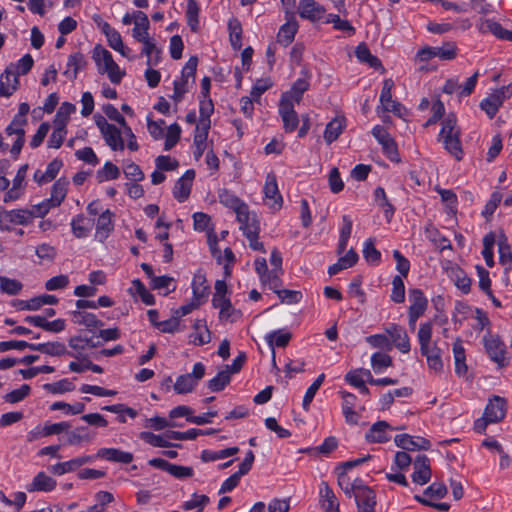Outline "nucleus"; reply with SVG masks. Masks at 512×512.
I'll use <instances>...</instances> for the list:
<instances>
[{
  "label": "nucleus",
  "instance_id": "f257e3e1",
  "mask_svg": "<svg viewBox=\"0 0 512 512\" xmlns=\"http://www.w3.org/2000/svg\"><path fill=\"white\" fill-rule=\"evenodd\" d=\"M432 336V324L430 322L420 325L418 330V340L420 344V351L426 357L430 369L439 372L443 368L441 359V349L434 343L430 345Z\"/></svg>",
  "mask_w": 512,
  "mask_h": 512
},
{
  "label": "nucleus",
  "instance_id": "f03ea898",
  "mask_svg": "<svg viewBox=\"0 0 512 512\" xmlns=\"http://www.w3.org/2000/svg\"><path fill=\"white\" fill-rule=\"evenodd\" d=\"M93 59L99 66L100 73H107L110 81L119 84L125 75L118 64L113 60L111 53L101 45H97L93 50Z\"/></svg>",
  "mask_w": 512,
  "mask_h": 512
},
{
  "label": "nucleus",
  "instance_id": "7ed1b4c3",
  "mask_svg": "<svg viewBox=\"0 0 512 512\" xmlns=\"http://www.w3.org/2000/svg\"><path fill=\"white\" fill-rule=\"evenodd\" d=\"M205 375V366L198 362L193 366L192 373L180 375L174 383V390L177 394L191 393Z\"/></svg>",
  "mask_w": 512,
  "mask_h": 512
},
{
  "label": "nucleus",
  "instance_id": "20e7f679",
  "mask_svg": "<svg viewBox=\"0 0 512 512\" xmlns=\"http://www.w3.org/2000/svg\"><path fill=\"white\" fill-rule=\"evenodd\" d=\"M486 352L490 356L491 360L496 362L499 367H504L507 362L505 359V344L496 335H492L488 332L483 338Z\"/></svg>",
  "mask_w": 512,
  "mask_h": 512
},
{
  "label": "nucleus",
  "instance_id": "39448f33",
  "mask_svg": "<svg viewBox=\"0 0 512 512\" xmlns=\"http://www.w3.org/2000/svg\"><path fill=\"white\" fill-rule=\"evenodd\" d=\"M456 56V47L452 43H446L442 47H424L417 53V58L424 62L438 57L442 60H451Z\"/></svg>",
  "mask_w": 512,
  "mask_h": 512
},
{
  "label": "nucleus",
  "instance_id": "423d86ee",
  "mask_svg": "<svg viewBox=\"0 0 512 512\" xmlns=\"http://www.w3.org/2000/svg\"><path fill=\"white\" fill-rule=\"evenodd\" d=\"M373 136L382 145L384 153L392 161H399V154L395 141L390 137L389 133L380 125L372 130Z\"/></svg>",
  "mask_w": 512,
  "mask_h": 512
},
{
  "label": "nucleus",
  "instance_id": "0eeeda50",
  "mask_svg": "<svg viewBox=\"0 0 512 512\" xmlns=\"http://www.w3.org/2000/svg\"><path fill=\"white\" fill-rule=\"evenodd\" d=\"M263 192L265 199L270 201L267 203L270 208H281L283 204V198L279 192L276 175L274 173L271 172L267 174Z\"/></svg>",
  "mask_w": 512,
  "mask_h": 512
},
{
  "label": "nucleus",
  "instance_id": "6e6552de",
  "mask_svg": "<svg viewBox=\"0 0 512 512\" xmlns=\"http://www.w3.org/2000/svg\"><path fill=\"white\" fill-rule=\"evenodd\" d=\"M413 466V482L419 485H424L428 483L432 475L429 458L426 455H418L413 461Z\"/></svg>",
  "mask_w": 512,
  "mask_h": 512
},
{
  "label": "nucleus",
  "instance_id": "1a4fd4ad",
  "mask_svg": "<svg viewBox=\"0 0 512 512\" xmlns=\"http://www.w3.org/2000/svg\"><path fill=\"white\" fill-rule=\"evenodd\" d=\"M394 87L392 79H385L380 95V102L384 111L393 112L397 116H401L402 105L399 102L393 101L391 91Z\"/></svg>",
  "mask_w": 512,
  "mask_h": 512
},
{
  "label": "nucleus",
  "instance_id": "9d476101",
  "mask_svg": "<svg viewBox=\"0 0 512 512\" xmlns=\"http://www.w3.org/2000/svg\"><path fill=\"white\" fill-rule=\"evenodd\" d=\"M19 87V79L11 65L0 75V97H10Z\"/></svg>",
  "mask_w": 512,
  "mask_h": 512
},
{
  "label": "nucleus",
  "instance_id": "9b49d317",
  "mask_svg": "<svg viewBox=\"0 0 512 512\" xmlns=\"http://www.w3.org/2000/svg\"><path fill=\"white\" fill-rule=\"evenodd\" d=\"M319 503L325 512H340L338 499L328 485L327 482H322L319 488Z\"/></svg>",
  "mask_w": 512,
  "mask_h": 512
},
{
  "label": "nucleus",
  "instance_id": "f8f14e48",
  "mask_svg": "<svg viewBox=\"0 0 512 512\" xmlns=\"http://www.w3.org/2000/svg\"><path fill=\"white\" fill-rule=\"evenodd\" d=\"M279 114L283 121V127L286 132L294 131L299 124V117L294 109L293 103H287V101H280L279 103Z\"/></svg>",
  "mask_w": 512,
  "mask_h": 512
},
{
  "label": "nucleus",
  "instance_id": "ddd939ff",
  "mask_svg": "<svg viewBox=\"0 0 512 512\" xmlns=\"http://www.w3.org/2000/svg\"><path fill=\"white\" fill-rule=\"evenodd\" d=\"M395 444L404 449V450H429L430 449V441L423 438L417 437L414 439L412 436L408 434H400L396 435L394 438Z\"/></svg>",
  "mask_w": 512,
  "mask_h": 512
},
{
  "label": "nucleus",
  "instance_id": "4468645a",
  "mask_svg": "<svg viewBox=\"0 0 512 512\" xmlns=\"http://www.w3.org/2000/svg\"><path fill=\"white\" fill-rule=\"evenodd\" d=\"M484 415L488 421L493 423L500 422L506 415V402L504 398L494 396L491 398L484 410Z\"/></svg>",
  "mask_w": 512,
  "mask_h": 512
},
{
  "label": "nucleus",
  "instance_id": "2eb2a0df",
  "mask_svg": "<svg viewBox=\"0 0 512 512\" xmlns=\"http://www.w3.org/2000/svg\"><path fill=\"white\" fill-rule=\"evenodd\" d=\"M194 178H195V171L190 169V170H187L184 173V175L177 180L174 190H173V194H174V197L179 202H183L189 197Z\"/></svg>",
  "mask_w": 512,
  "mask_h": 512
},
{
  "label": "nucleus",
  "instance_id": "dca6fc26",
  "mask_svg": "<svg viewBox=\"0 0 512 512\" xmlns=\"http://www.w3.org/2000/svg\"><path fill=\"white\" fill-rule=\"evenodd\" d=\"M386 333L389 334L395 347L402 353H408L410 351V342L407 332L401 326L393 324L385 329Z\"/></svg>",
  "mask_w": 512,
  "mask_h": 512
},
{
  "label": "nucleus",
  "instance_id": "f3484780",
  "mask_svg": "<svg viewBox=\"0 0 512 512\" xmlns=\"http://www.w3.org/2000/svg\"><path fill=\"white\" fill-rule=\"evenodd\" d=\"M298 12L300 17L315 22L322 18L325 9L315 0H301L298 6Z\"/></svg>",
  "mask_w": 512,
  "mask_h": 512
},
{
  "label": "nucleus",
  "instance_id": "a211bd4d",
  "mask_svg": "<svg viewBox=\"0 0 512 512\" xmlns=\"http://www.w3.org/2000/svg\"><path fill=\"white\" fill-rule=\"evenodd\" d=\"M355 502L358 512H375L376 494L371 488H360Z\"/></svg>",
  "mask_w": 512,
  "mask_h": 512
},
{
  "label": "nucleus",
  "instance_id": "6ab92c4d",
  "mask_svg": "<svg viewBox=\"0 0 512 512\" xmlns=\"http://www.w3.org/2000/svg\"><path fill=\"white\" fill-rule=\"evenodd\" d=\"M389 429L392 430L394 428L386 421H378L370 427L369 432L366 434V439L371 443L387 442L389 437L386 432Z\"/></svg>",
  "mask_w": 512,
  "mask_h": 512
},
{
  "label": "nucleus",
  "instance_id": "aec40b11",
  "mask_svg": "<svg viewBox=\"0 0 512 512\" xmlns=\"http://www.w3.org/2000/svg\"><path fill=\"white\" fill-rule=\"evenodd\" d=\"M309 89V82L305 79H298L291 87V90L282 94L280 101L299 104L304 92Z\"/></svg>",
  "mask_w": 512,
  "mask_h": 512
},
{
  "label": "nucleus",
  "instance_id": "412c9836",
  "mask_svg": "<svg viewBox=\"0 0 512 512\" xmlns=\"http://www.w3.org/2000/svg\"><path fill=\"white\" fill-rule=\"evenodd\" d=\"M298 30V22L291 16L285 24H283L277 34V41L283 46H288L294 40Z\"/></svg>",
  "mask_w": 512,
  "mask_h": 512
},
{
  "label": "nucleus",
  "instance_id": "4be33fe9",
  "mask_svg": "<svg viewBox=\"0 0 512 512\" xmlns=\"http://www.w3.org/2000/svg\"><path fill=\"white\" fill-rule=\"evenodd\" d=\"M112 217L113 213L110 210H105L97 220L95 237L101 242L108 237L113 229Z\"/></svg>",
  "mask_w": 512,
  "mask_h": 512
},
{
  "label": "nucleus",
  "instance_id": "5701e85b",
  "mask_svg": "<svg viewBox=\"0 0 512 512\" xmlns=\"http://www.w3.org/2000/svg\"><path fill=\"white\" fill-rule=\"evenodd\" d=\"M86 65L87 61L82 53L71 54L68 57L67 69L64 71V75L73 81L77 78L78 72L84 69Z\"/></svg>",
  "mask_w": 512,
  "mask_h": 512
},
{
  "label": "nucleus",
  "instance_id": "b1692460",
  "mask_svg": "<svg viewBox=\"0 0 512 512\" xmlns=\"http://www.w3.org/2000/svg\"><path fill=\"white\" fill-rule=\"evenodd\" d=\"M62 166L63 163L60 159H54L48 164L45 172L37 170L34 173V180L40 185L48 183L57 176Z\"/></svg>",
  "mask_w": 512,
  "mask_h": 512
},
{
  "label": "nucleus",
  "instance_id": "393cba45",
  "mask_svg": "<svg viewBox=\"0 0 512 512\" xmlns=\"http://www.w3.org/2000/svg\"><path fill=\"white\" fill-rule=\"evenodd\" d=\"M503 101V92H497L495 90L487 98L481 101L480 107L483 111H485L489 118H493L499 107L502 105Z\"/></svg>",
  "mask_w": 512,
  "mask_h": 512
},
{
  "label": "nucleus",
  "instance_id": "a878e982",
  "mask_svg": "<svg viewBox=\"0 0 512 512\" xmlns=\"http://www.w3.org/2000/svg\"><path fill=\"white\" fill-rule=\"evenodd\" d=\"M97 456L109 461L128 464L133 460V454L115 448H102L98 450Z\"/></svg>",
  "mask_w": 512,
  "mask_h": 512
},
{
  "label": "nucleus",
  "instance_id": "bb28decb",
  "mask_svg": "<svg viewBox=\"0 0 512 512\" xmlns=\"http://www.w3.org/2000/svg\"><path fill=\"white\" fill-rule=\"evenodd\" d=\"M30 350L39 351L50 356H62L65 354L74 356L72 353L68 352L66 346L60 342L33 344L30 346Z\"/></svg>",
  "mask_w": 512,
  "mask_h": 512
},
{
  "label": "nucleus",
  "instance_id": "cd10ccee",
  "mask_svg": "<svg viewBox=\"0 0 512 512\" xmlns=\"http://www.w3.org/2000/svg\"><path fill=\"white\" fill-rule=\"evenodd\" d=\"M56 481L44 472H39L33 481L27 486L28 492L51 491L55 488Z\"/></svg>",
  "mask_w": 512,
  "mask_h": 512
},
{
  "label": "nucleus",
  "instance_id": "c85d7f7f",
  "mask_svg": "<svg viewBox=\"0 0 512 512\" xmlns=\"http://www.w3.org/2000/svg\"><path fill=\"white\" fill-rule=\"evenodd\" d=\"M237 220L240 223V229L243 230V233L248 232L249 226L254 224V226L259 227V223L256 219L255 215L250 214L248 206L245 203H241L235 210Z\"/></svg>",
  "mask_w": 512,
  "mask_h": 512
},
{
  "label": "nucleus",
  "instance_id": "c756f323",
  "mask_svg": "<svg viewBox=\"0 0 512 512\" xmlns=\"http://www.w3.org/2000/svg\"><path fill=\"white\" fill-rule=\"evenodd\" d=\"M106 132L103 134L106 144L114 151H122L125 147L120 129L115 125L106 126Z\"/></svg>",
  "mask_w": 512,
  "mask_h": 512
},
{
  "label": "nucleus",
  "instance_id": "7c9ffc66",
  "mask_svg": "<svg viewBox=\"0 0 512 512\" xmlns=\"http://www.w3.org/2000/svg\"><path fill=\"white\" fill-rule=\"evenodd\" d=\"M134 28H133V37L138 40H144V37L148 36L149 30V20L145 13L142 11H137L134 14Z\"/></svg>",
  "mask_w": 512,
  "mask_h": 512
},
{
  "label": "nucleus",
  "instance_id": "2f4dec72",
  "mask_svg": "<svg viewBox=\"0 0 512 512\" xmlns=\"http://www.w3.org/2000/svg\"><path fill=\"white\" fill-rule=\"evenodd\" d=\"M194 333L191 334L195 345H204L211 341V333L205 320H196L193 324Z\"/></svg>",
  "mask_w": 512,
  "mask_h": 512
},
{
  "label": "nucleus",
  "instance_id": "473e14b6",
  "mask_svg": "<svg viewBox=\"0 0 512 512\" xmlns=\"http://www.w3.org/2000/svg\"><path fill=\"white\" fill-rule=\"evenodd\" d=\"M58 303V299L53 295H41L28 301H21L19 308L21 310H38L46 304L54 305Z\"/></svg>",
  "mask_w": 512,
  "mask_h": 512
},
{
  "label": "nucleus",
  "instance_id": "72a5a7b5",
  "mask_svg": "<svg viewBox=\"0 0 512 512\" xmlns=\"http://www.w3.org/2000/svg\"><path fill=\"white\" fill-rule=\"evenodd\" d=\"M453 355L455 362V372L458 375H464L467 372V365L465 363V349L461 339H456L453 343Z\"/></svg>",
  "mask_w": 512,
  "mask_h": 512
},
{
  "label": "nucleus",
  "instance_id": "f704fd0d",
  "mask_svg": "<svg viewBox=\"0 0 512 512\" xmlns=\"http://www.w3.org/2000/svg\"><path fill=\"white\" fill-rule=\"evenodd\" d=\"M409 298L412 302L409 307V312L422 315L428 305V301L423 292L419 289H411L409 291Z\"/></svg>",
  "mask_w": 512,
  "mask_h": 512
},
{
  "label": "nucleus",
  "instance_id": "c9c22d12",
  "mask_svg": "<svg viewBox=\"0 0 512 512\" xmlns=\"http://www.w3.org/2000/svg\"><path fill=\"white\" fill-rule=\"evenodd\" d=\"M355 54L359 61L367 63L374 69H382L384 72L381 61L376 56L371 54L365 43H361L357 46Z\"/></svg>",
  "mask_w": 512,
  "mask_h": 512
},
{
  "label": "nucleus",
  "instance_id": "e433bc0d",
  "mask_svg": "<svg viewBox=\"0 0 512 512\" xmlns=\"http://www.w3.org/2000/svg\"><path fill=\"white\" fill-rule=\"evenodd\" d=\"M68 181L66 179H58L52 186L51 197L49 202L56 207L59 206L66 197Z\"/></svg>",
  "mask_w": 512,
  "mask_h": 512
},
{
  "label": "nucleus",
  "instance_id": "4c0bfd02",
  "mask_svg": "<svg viewBox=\"0 0 512 512\" xmlns=\"http://www.w3.org/2000/svg\"><path fill=\"white\" fill-rule=\"evenodd\" d=\"M229 365H226L225 370L220 371L214 378L208 382V388L213 392L222 391L231 379L229 372Z\"/></svg>",
  "mask_w": 512,
  "mask_h": 512
},
{
  "label": "nucleus",
  "instance_id": "58836bf2",
  "mask_svg": "<svg viewBox=\"0 0 512 512\" xmlns=\"http://www.w3.org/2000/svg\"><path fill=\"white\" fill-rule=\"evenodd\" d=\"M344 128V119L335 118L330 121L324 131V139L330 144L335 141L342 133Z\"/></svg>",
  "mask_w": 512,
  "mask_h": 512
},
{
  "label": "nucleus",
  "instance_id": "ea45409f",
  "mask_svg": "<svg viewBox=\"0 0 512 512\" xmlns=\"http://www.w3.org/2000/svg\"><path fill=\"white\" fill-rule=\"evenodd\" d=\"M276 336V332H272L266 336V340L269 344V347L271 349L272 353V364L274 367H276V360H275V349L274 345L277 347H286L292 337L290 333H283L278 335L275 340L274 337Z\"/></svg>",
  "mask_w": 512,
  "mask_h": 512
},
{
  "label": "nucleus",
  "instance_id": "a19ab883",
  "mask_svg": "<svg viewBox=\"0 0 512 512\" xmlns=\"http://www.w3.org/2000/svg\"><path fill=\"white\" fill-rule=\"evenodd\" d=\"M461 134L460 128L457 126V119L454 114H449L442 123V129L439 133V139L443 140L448 136Z\"/></svg>",
  "mask_w": 512,
  "mask_h": 512
},
{
  "label": "nucleus",
  "instance_id": "79ce46f5",
  "mask_svg": "<svg viewBox=\"0 0 512 512\" xmlns=\"http://www.w3.org/2000/svg\"><path fill=\"white\" fill-rule=\"evenodd\" d=\"M73 321L80 325H85L86 327H102L103 322L100 321L94 314L81 312V311H73L72 312Z\"/></svg>",
  "mask_w": 512,
  "mask_h": 512
},
{
  "label": "nucleus",
  "instance_id": "37998d69",
  "mask_svg": "<svg viewBox=\"0 0 512 512\" xmlns=\"http://www.w3.org/2000/svg\"><path fill=\"white\" fill-rule=\"evenodd\" d=\"M342 221H343V226L340 231V239H339V243H338V247H337L338 255L343 254V252L347 248L348 240H349V237H350L351 231H352L351 219L348 216L344 215L342 217Z\"/></svg>",
  "mask_w": 512,
  "mask_h": 512
},
{
  "label": "nucleus",
  "instance_id": "c03bdc74",
  "mask_svg": "<svg viewBox=\"0 0 512 512\" xmlns=\"http://www.w3.org/2000/svg\"><path fill=\"white\" fill-rule=\"evenodd\" d=\"M208 288L206 278L201 274L195 275L192 282L193 299L201 303L208 295Z\"/></svg>",
  "mask_w": 512,
  "mask_h": 512
},
{
  "label": "nucleus",
  "instance_id": "a18cd8bd",
  "mask_svg": "<svg viewBox=\"0 0 512 512\" xmlns=\"http://www.w3.org/2000/svg\"><path fill=\"white\" fill-rule=\"evenodd\" d=\"M212 304L215 308L220 310V319H228L235 313V310L232 308L231 301L225 296H213Z\"/></svg>",
  "mask_w": 512,
  "mask_h": 512
},
{
  "label": "nucleus",
  "instance_id": "49530a36",
  "mask_svg": "<svg viewBox=\"0 0 512 512\" xmlns=\"http://www.w3.org/2000/svg\"><path fill=\"white\" fill-rule=\"evenodd\" d=\"M9 220V223L26 225L33 219V213L30 210L19 209L9 211V214H3Z\"/></svg>",
  "mask_w": 512,
  "mask_h": 512
},
{
  "label": "nucleus",
  "instance_id": "de8ad7c7",
  "mask_svg": "<svg viewBox=\"0 0 512 512\" xmlns=\"http://www.w3.org/2000/svg\"><path fill=\"white\" fill-rule=\"evenodd\" d=\"M239 451L238 447H230L220 451L204 450L201 453V459L204 462L216 461L235 455Z\"/></svg>",
  "mask_w": 512,
  "mask_h": 512
},
{
  "label": "nucleus",
  "instance_id": "09e8293b",
  "mask_svg": "<svg viewBox=\"0 0 512 512\" xmlns=\"http://www.w3.org/2000/svg\"><path fill=\"white\" fill-rule=\"evenodd\" d=\"M93 435L89 434L86 427H78L73 431L67 433V444L79 445L82 442H89Z\"/></svg>",
  "mask_w": 512,
  "mask_h": 512
},
{
  "label": "nucleus",
  "instance_id": "8fccbe9b",
  "mask_svg": "<svg viewBox=\"0 0 512 512\" xmlns=\"http://www.w3.org/2000/svg\"><path fill=\"white\" fill-rule=\"evenodd\" d=\"M444 143L445 149L453 155L457 160H461L463 156V150L460 141V134L455 136H448L442 140Z\"/></svg>",
  "mask_w": 512,
  "mask_h": 512
},
{
  "label": "nucleus",
  "instance_id": "3c124183",
  "mask_svg": "<svg viewBox=\"0 0 512 512\" xmlns=\"http://www.w3.org/2000/svg\"><path fill=\"white\" fill-rule=\"evenodd\" d=\"M375 200L379 203V205L384 209L385 216L388 221L391 220L394 214V207L389 202L385 190L382 187H378L374 192Z\"/></svg>",
  "mask_w": 512,
  "mask_h": 512
},
{
  "label": "nucleus",
  "instance_id": "603ef678",
  "mask_svg": "<svg viewBox=\"0 0 512 512\" xmlns=\"http://www.w3.org/2000/svg\"><path fill=\"white\" fill-rule=\"evenodd\" d=\"M134 291L140 296L142 302L145 303L146 305L154 304V296L146 289L144 284L138 279L132 281L130 293L134 294Z\"/></svg>",
  "mask_w": 512,
  "mask_h": 512
},
{
  "label": "nucleus",
  "instance_id": "864d4df0",
  "mask_svg": "<svg viewBox=\"0 0 512 512\" xmlns=\"http://www.w3.org/2000/svg\"><path fill=\"white\" fill-rule=\"evenodd\" d=\"M74 111L75 106L73 104L64 102L56 113L54 125L66 127L69 117Z\"/></svg>",
  "mask_w": 512,
  "mask_h": 512
},
{
  "label": "nucleus",
  "instance_id": "5fc2aeb1",
  "mask_svg": "<svg viewBox=\"0 0 512 512\" xmlns=\"http://www.w3.org/2000/svg\"><path fill=\"white\" fill-rule=\"evenodd\" d=\"M482 32H491L500 39H505L507 30L504 29L498 22L490 19H485L480 24Z\"/></svg>",
  "mask_w": 512,
  "mask_h": 512
},
{
  "label": "nucleus",
  "instance_id": "6e6d98bb",
  "mask_svg": "<svg viewBox=\"0 0 512 512\" xmlns=\"http://www.w3.org/2000/svg\"><path fill=\"white\" fill-rule=\"evenodd\" d=\"M498 250H499V261L502 265L505 266L506 270L512 269V252L510 246L507 244L506 240H500L498 242Z\"/></svg>",
  "mask_w": 512,
  "mask_h": 512
},
{
  "label": "nucleus",
  "instance_id": "4d7b16f0",
  "mask_svg": "<svg viewBox=\"0 0 512 512\" xmlns=\"http://www.w3.org/2000/svg\"><path fill=\"white\" fill-rule=\"evenodd\" d=\"M0 289L9 295H17L22 289V284L16 279L0 276Z\"/></svg>",
  "mask_w": 512,
  "mask_h": 512
},
{
  "label": "nucleus",
  "instance_id": "13d9d810",
  "mask_svg": "<svg viewBox=\"0 0 512 512\" xmlns=\"http://www.w3.org/2000/svg\"><path fill=\"white\" fill-rule=\"evenodd\" d=\"M199 434H204V431L201 429H190L186 432L169 430L164 436L167 439L173 440H194Z\"/></svg>",
  "mask_w": 512,
  "mask_h": 512
},
{
  "label": "nucleus",
  "instance_id": "bf43d9fd",
  "mask_svg": "<svg viewBox=\"0 0 512 512\" xmlns=\"http://www.w3.org/2000/svg\"><path fill=\"white\" fill-rule=\"evenodd\" d=\"M120 175L119 168L111 162H106L104 167L97 172L99 182L110 179H117Z\"/></svg>",
  "mask_w": 512,
  "mask_h": 512
},
{
  "label": "nucleus",
  "instance_id": "052dcab7",
  "mask_svg": "<svg viewBox=\"0 0 512 512\" xmlns=\"http://www.w3.org/2000/svg\"><path fill=\"white\" fill-rule=\"evenodd\" d=\"M181 128L177 123H174L168 127L166 139L164 143V150L169 151L176 145L180 139Z\"/></svg>",
  "mask_w": 512,
  "mask_h": 512
},
{
  "label": "nucleus",
  "instance_id": "680f3d73",
  "mask_svg": "<svg viewBox=\"0 0 512 512\" xmlns=\"http://www.w3.org/2000/svg\"><path fill=\"white\" fill-rule=\"evenodd\" d=\"M324 378H325L324 374L319 375L315 379V381L310 385V387L307 389V391L304 395V398H303V403H302V406L305 410H308L309 404L312 402L316 392L322 385Z\"/></svg>",
  "mask_w": 512,
  "mask_h": 512
},
{
  "label": "nucleus",
  "instance_id": "e2e57ef3",
  "mask_svg": "<svg viewBox=\"0 0 512 512\" xmlns=\"http://www.w3.org/2000/svg\"><path fill=\"white\" fill-rule=\"evenodd\" d=\"M229 30H230V41L231 45L234 49H240L242 46L241 43V35H242V27L238 20H232L229 22Z\"/></svg>",
  "mask_w": 512,
  "mask_h": 512
},
{
  "label": "nucleus",
  "instance_id": "0e129e2a",
  "mask_svg": "<svg viewBox=\"0 0 512 512\" xmlns=\"http://www.w3.org/2000/svg\"><path fill=\"white\" fill-rule=\"evenodd\" d=\"M393 289L391 299L395 303H402L405 300V286L401 276H395L392 281Z\"/></svg>",
  "mask_w": 512,
  "mask_h": 512
},
{
  "label": "nucleus",
  "instance_id": "69168bd1",
  "mask_svg": "<svg viewBox=\"0 0 512 512\" xmlns=\"http://www.w3.org/2000/svg\"><path fill=\"white\" fill-rule=\"evenodd\" d=\"M392 365V358L388 354L377 352L371 357V366L374 371H380L383 368L390 367Z\"/></svg>",
  "mask_w": 512,
  "mask_h": 512
},
{
  "label": "nucleus",
  "instance_id": "338daca9",
  "mask_svg": "<svg viewBox=\"0 0 512 512\" xmlns=\"http://www.w3.org/2000/svg\"><path fill=\"white\" fill-rule=\"evenodd\" d=\"M363 256L370 263H378L380 261L381 253L375 248L373 239H368L364 243Z\"/></svg>",
  "mask_w": 512,
  "mask_h": 512
},
{
  "label": "nucleus",
  "instance_id": "774afa93",
  "mask_svg": "<svg viewBox=\"0 0 512 512\" xmlns=\"http://www.w3.org/2000/svg\"><path fill=\"white\" fill-rule=\"evenodd\" d=\"M66 133L67 131L65 126H55V129L49 137L48 147L55 149L60 148L64 141Z\"/></svg>",
  "mask_w": 512,
  "mask_h": 512
}]
</instances>
